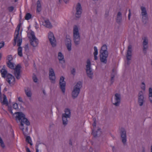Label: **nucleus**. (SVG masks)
I'll use <instances>...</instances> for the list:
<instances>
[{
	"mask_svg": "<svg viewBox=\"0 0 152 152\" xmlns=\"http://www.w3.org/2000/svg\"><path fill=\"white\" fill-rule=\"evenodd\" d=\"M96 123L95 122H94V123L92 125L94 127H95L96 126Z\"/></svg>",
	"mask_w": 152,
	"mask_h": 152,
	"instance_id": "obj_44",
	"label": "nucleus"
},
{
	"mask_svg": "<svg viewBox=\"0 0 152 152\" xmlns=\"http://www.w3.org/2000/svg\"><path fill=\"white\" fill-rule=\"evenodd\" d=\"M2 53H0V60L1 59V58L2 57Z\"/></svg>",
	"mask_w": 152,
	"mask_h": 152,
	"instance_id": "obj_47",
	"label": "nucleus"
},
{
	"mask_svg": "<svg viewBox=\"0 0 152 152\" xmlns=\"http://www.w3.org/2000/svg\"><path fill=\"white\" fill-rule=\"evenodd\" d=\"M69 0H64V2L66 3H67L69 1Z\"/></svg>",
	"mask_w": 152,
	"mask_h": 152,
	"instance_id": "obj_48",
	"label": "nucleus"
},
{
	"mask_svg": "<svg viewBox=\"0 0 152 152\" xmlns=\"http://www.w3.org/2000/svg\"><path fill=\"white\" fill-rule=\"evenodd\" d=\"M0 72L2 77L4 78L6 77L7 74H8L7 73V71L4 67H3L1 70Z\"/></svg>",
	"mask_w": 152,
	"mask_h": 152,
	"instance_id": "obj_24",
	"label": "nucleus"
},
{
	"mask_svg": "<svg viewBox=\"0 0 152 152\" xmlns=\"http://www.w3.org/2000/svg\"><path fill=\"white\" fill-rule=\"evenodd\" d=\"M25 92L27 96L30 98L32 96V94L30 89L28 88L26 89L25 90Z\"/></svg>",
	"mask_w": 152,
	"mask_h": 152,
	"instance_id": "obj_28",
	"label": "nucleus"
},
{
	"mask_svg": "<svg viewBox=\"0 0 152 152\" xmlns=\"http://www.w3.org/2000/svg\"><path fill=\"white\" fill-rule=\"evenodd\" d=\"M62 117L63 124L64 125H66L68 122L67 118L70 117H68L67 116L65 115H62Z\"/></svg>",
	"mask_w": 152,
	"mask_h": 152,
	"instance_id": "obj_29",
	"label": "nucleus"
},
{
	"mask_svg": "<svg viewBox=\"0 0 152 152\" xmlns=\"http://www.w3.org/2000/svg\"><path fill=\"white\" fill-rule=\"evenodd\" d=\"M12 105L14 109H17L18 108V105L17 103L13 102L12 103Z\"/></svg>",
	"mask_w": 152,
	"mask_h": 152,
	"instance_id": "obj_37",
	"label": "nucleus"
},
{
	"mask_svg": "<svg viewBox=\"0 0 152 152\" xmlns=\"http://www.w3.org/2000/svg\"><path fill=\"white\" fill-rule=\"evenodd\" d=\"M142 152H145V151L144 150H143V151Z\"/></svg>",
	"mask_w": 152,
	"mask_h": 152,
	"instance_id": "obj_51",
	"label": "nucleus"
},
{
	"mask_svg": "<svg viewBox=\"0 0 152 152\" xmlns=\"http://www.w3.org/2000/svg\"><path fill=\"white\" fill-rule=\"evenodd\" d=\"M113 77H112V79H113Z\"/></svg>",
	"mask_w": 152,
	"mask_h": 152,
	"instance_id": "obj_52",
	"label": "nucleus"
},
{
	"mask_svg": "<svg viewBox=\"0 0 152 152\" xmlns=\"http://www.w3.org/2000/svg\"><path fill=\"white\" fill-rule=\"evenodd\" d=\"M129 14L128 15V19L129 20H130V17L131 16V10H130L129 9Z\"/></svg>",
	"mask_w": 152,
	"mask_h": 152,
	"instance_id": "obj_40",
	"label": "nucleus"
},
{
	"mask_svg": "<svg viewBox=\"0 0 152 152\" xmlns=\"http://www.w3.org/2000/svg\"><path fill=\"white\" fill-rule=\"evenodd\" d=\"M74 9L75 11V16L77 18H80L81 16L82 8L81 4L78 2L74 6Z\"/></svg>",
	"mask_w": 152,
	"mask_h": 152,
	"instance_id": "obj_7",
	"label": "nucleus"
},
{
	"mask_svg": "<svg viewBox=\"0 0 152 152\" xmlns=\"http://www.w3.org/2000/svg\"><path fill=\"white\" fill-rule=\"evenodd\" d=\"M0 144H1V146L2 148H4L5 147V145L4 144V142L1 139V138L0 137Z\"/></svg>",
	"mask_w": 152,
	"mask_h": 152,
	"instance_id": "obj_38",
	"label": "nucleus"
},
{
	"mask_svg": "<svg viewBox=\"0 0 152 152\" xmlns=\"http://www.w3.org/2000/svg\"><path fill=\"white\" fill-rule=\"evenodd\" d=\"M39 43L38 40L36 38L31 39V45L34 47H36L37 46Z\"/></svg>",
	"mask_w": 152,
	"mask_h": 152,
	"instance_id": "obj_23",
	"label": "nucleus"
},
{
	"mask_svg": "<svg viewBox=\"0 0 152 152\" xmlns=\"http://www.w3.org/2000/svg\"><path fill=\"white\" fill-rule=\"evenodd\" d=\"M28 36L30 39L36 38L34 33V32L31 31H29L28 33Z\"/></svg>",
	"mask_w": 152,
	"mask_h": 152,
	"instance_id": "obj_25",
	"label": "nucleus"
},
{
	"mask_svg": "<svg viewBox=\"0 0 152 152\" xmlns=\"http://www.w3.org/2000/svg\"><path fill=\"white\" fill-rule=\"evenodd\" d=\"M26 151L27 152H31L30 149L28 148H26Z\"/></svg>",
	"mask_w": 152,
	"mask_h": 152,
	"instance_id": "obj_43",
	"label": "nucleus"
},
{
	"mask_svg": "<svg viewBox=\"0 0 152 152\" xmlns=\"http://www.w3.org/2000/svg\"><path fill=\"white\" fill-rule=\"evenodd\" d=\"M14 8L13 7H10L8 8L9 11L10 12H12L14 10Z\"/></svg>",
	"mask_w": 152,
	"mask_h": 152,
	"instance_id": "obj_39",
	"label": "nucleus"
},
{
	"mask_svg": "<svg viewBox=\"0 0 152 152\" xmlns=\"http://www.w3.org/2000/svg\"><path fill=\"white\" fill-rule=\"evenodd\" d=\"M7 62H11L13 60V57L12 55H9L7 57Z\"/></svg>",
	"mask_w": 152,
	"mask_h": 152,
	"instance_id": "obj_36",
	"label": "nucleus"
},
{
	"mask_svg": "<svg viewBox=\"0 0 152 152\" xmlns=\"http://www.w3.org/2000/svg\"><path fill=\"white\" fill-rule=\"evenodd\" d=\"M18 99L19 100V101L20 102H21L22 101V99L20 97H19L18 98Z\"/></svg>",
	"mask_w": 152,
	"mask_h": 152,
	"instance_id": "obj_45",
	"label": "nucleus"
},
{
	"mask_svg": "<svg viewBox=\"0 0 152 152\" xmlns=\"http://www.w3.org/2000/svg\"><path fill=\"white\" fill-rule=\"evenodd\" d=\"M26 140L27 142H28V143H29L31 145H32V144L31 143V138L29 136H27L26 137Z\"/></svg>",
	"mask_w": 152,
	"mask_h": 152,
	"instance_id": "obj_34",
	"label": "nucleus"
},
{
	"mask_svg": "<svg viewBox=\"0 0 152 152\" xmlns=\"http://www.w3.org/2000/svg\"><path fill=\"white\" fill-rule=\"evenodd\" d=\"M0 102L3 104L7 105L8 104V101L7 97L4 94H0Z\"/></svg>",
	"mask_w": 152,
	"mask_h": 152,
	"instance_id": "obj_18",
	"label": "nucleus"
},
{
	"mask_svg": "<svg viewBox=\"0 0 152 152\" xmlns=\"http://www.w3.org/2000/svg\"><path fill=\"white\" fill-rule=\"evenodd\" d=\"M92 133L94 137L96 136L97 135V134H96V133H95V132H94V130L93 131Z\"/></svg>",
	"mask_w": 152,
	"mask_h": 152,
	"instance_id": "obj_42",
	"label": "nucleus"
},
{
	"mask_svg": "<svg viewBox=\"0 0 152 152\" xmlns=\"http://www.w3.org/2000/svg\"><path fill=\"white\" fill-rule=\"evenodd\" d=\"M138 96V102L139 106H141L143 105L145 102L143 92L142 91H140Z\"/></svg>",
	"mask_w": 152,
	"mask_h": 152,
	"instance_id": "obj_14",
	"label": "nucleus"
},
{
	"mask_svg": "<svg viewBox=\"0 0 152 152\" xmlns=\"http://www.w3.org/2000/svg\"><path fill=\"white\" fill-rule=\"evenodd\" d=\"M64 43L69 52H70L72 50V44L70 37H66Z\"/></svg>",
	"mask_w": 152,
	"mask_h": 152,
	"instance_id": "obj_13",
	"label": "nucleus"
},
{
	"mask_svg": "<svg viewBox=\"0 0 152 152\" xmlns=\"http://www.w3.org/2000/svg\"><path fill=\"white\" fill-rule=\"evenodd\" d=\"M148 99L150 102L152 103V88L151 87L148 89Z\"/></svg>",
	"mask_w": 152,
	"mask_h": 152,
	"instance_id": "obj_26",
	"label": "nucleus"
},
{
	"mask_svg": "<svg viewBox=\"0 0 152 152\" xmlns=\"http://www.w3.org/2000/svg\"><path fill=\"white\" fill-rule=\"evenodd\" d=\"M148 40L147 37H145L143 39V50L144 51H146L148 48Z\"/></svg>",
	"mask_w": 152,
	"mask_h": 152,
	"instance_id": "obj_21",
	"label": "nucleus"
},
{
	"mask_svg": "<svg viewBox=\"0 0 152 152\" xmlns=\"http://www.w3.org/2000/svg\"><path fill=\"white\" fill-rule=\"evenodd\" d=\"M75 72V69H73L72 70V73L73 74H74V73Z\"/></svg>",
	"mask_w": 152,
	"mask_h": 152,
	"instance_id": "obj_46",
	"label": "nucleus"
},
{
	"mask_svg": "<svg viewBox=\"0 0 152 152\" xmlns=\"http://www.w3.org/2000/svg\"><path fill=\"white\" fill-rule=\"evenodd\" d=\"M141 15L142 18V20L143 22L145 23L147 20V14L145 8L144 7H141Z\"/></svg>",
	"mask_w": 152,
	"mask_h": 152,
	"instance_id": "obj_16",
	"label": "nucleus"
},
{
	"mask_svg": "<svg viewBox=\"0 0 152 152\" xmlns=\"http://www.w3.org/2000/svg\"><path fill=\"white\" fill-rule=\"evenodd\" d=\"M65 113L62 115H65L66 116L68 117H70L71 113L70 110L69 109H66L65 110Z\"/></svg>",
	"mask_w": 152,
	"mask_h": 152,
	"instance_id": "obj_32",
	"label": "nucleus"
},
{
	"mask_svg": "<svg viewBox=\"0 0 152 152\" xmlns=\"http://www.w3.org/2000/svg\"><path fill=\"white\" fill-rule=\"evenodd\" d=\"M59 0L60 1L61 0Z\"/></svg>",
	"mask_w": 152,
	"mask_h": 152,
	"instance_id": "obj_53",
	"label": "nucleus"
},
{
	"mask_svg": "<svg viewBox=\"0 0 152 152\" xmlns=\"http://www.w3.org/2000/svg\"><path fill=\"white\" fill-rule=\"evenodd\" d=\"M9 110L12 115H16V120L17 121L20 122V128L22 130L24 134H26L27 132L28 129L27 127L25 126L24 125L28 126L30 125V122L25 118V115L21 112H15L14 114L11 108H9Z\"/></svg>",
	"mask_w": 152,
	"mask_h": 152,
	"instance_id": "obj_1",
	"label": "nucleus"
},
{
	"mask_svg": "<svg viewBox=\"0 0 152 152\" xmlns=\"http://www.w3.org/2000/svg\"><path fill=\"white\" fill-rule=\"evenodd\" d=\"M121 136L122 142L125 144L126 141V131L123 130L122 131L121 133Z\"/></svg>",
	"mask_w": 152,
	"mask_h": 152,
	"instance_id": "obj_22",
	"label": "nucleus"
},
{
	"mask_svg": "<svg viewBox=\"0 0 152 152\" xmlns=\"http://www.w3.org/2000/svg\"><path fill=\"white\" fill-rule=\"evenodd\" d=\"M79 29V27L77 26H75L73 27V40L76 45H79L80 43V36Z\"/></svg>",
	"mask_w": 152,
	"mask_h": 152,
	"instance_id": "obj_5",
	"label": "nucleus"
},
{
	"mask_svg": "<svg viewBox=\"0 0 152 152\" xmlns=\"http://www.w3.org/2000/svg\"><path fill=\"white\" fill-rule=\"evenodd\" d=\"M121 94L119 93H116L112 99V102L115 106H118L121 102Z\"/></svg>",
	"mask_w": 152,
	"mask_h": 152,
	"instance_id": "obj_8",
	"label": "nucleus"
},
{
	"mask_svg": "<svg viewBox=\"0 0 152 152\" xmlns=\"http://www.w3.org/2000/svg\"><path fill=\"white\" fill-rule=\"evenodd\" d=\"M33 80L35 82H37V78L35 77H33Z\"/></svg>",
	"mask_w": 152,
	"mask_h": 152,
	"instance_id": "obj_41",
	"label": "nucleus"
},
{
	"mask_svg": "<svg viewBox=\"0 0 152 152\" xmlns=\"http://www.w3.org/2000/svg\"><path fill=\"white\" fill-rule=\"evenodd\" d=\"M25 19L26 20H29L31 18V15L29 13H27L25 16Z\"/></svg>",
	"mask_w": 152,
	"mask_h": 152,
	"instance_id": "obj_35",
	"label": "nucleus"
},
{
	"mask_svg": "<svg viewBox=\"0 0 152 152\" xmlns=\"http://www.w3.org/2000/svg\"><path fill=\"white\" fill-rule=\"evenodd\" d=\"M22 29L21 28V25L19 24L18 25L15 32L14 45H15L17 44L19 46L18 49V54L20 56H22V48L21 47H20L22 41Z\"/></svg>",
	"mask_w": 152,
	"mask_h": 152,
	"instance_id": "obj_2",
	"label": "nucleus"
},
{
	"mask_svg": "<svg viewBox=\"0 0 152 152\" xmlns=\"http://www.w3.org/2000/svg\"><path fill=\"white\" fill-rule=\"evenodd\" d=\"M82 83L81 82L77 83L73 87L72 95L73 98L77 97L80 93V89L82 87Z\"/></svg>",
	"mask_w": 152,
	"mask_h": 152,
	"instance_id": "obj_6",
	"label": "nucleus"
},
{
	"mask_svg": "<svg viewBox=\"0 0 152 152\" xmlns=\"http://www.w3.org/2000/svg\"><path fill=\"white\" fill-rule=\"evenodd\" d=\"M132 53V47L129 45L128 47L127 53L126 55L127 59L128 61L130 60L131 59Z\"/></svg>",
	"mask_w": 152,
	"mask_h": 152,
	"instance_id": "obj_19",
	"label": "nucleus"
},
{
	"mask_svg": "<svg viewBox=\"0 0 152 152\" xmlns=\"http://www.w3.org/2000/svg\"><path fill=\"white\" fill-rule=\"evenodd\" d=\"M43 93L44 94H45V91H44V90L43 91Z\"/></svg>",
	"mask_w": 152,
	"mask_h": 152,
	"instance_id": "obj_50",
	"label": "nucleus"
},
{
	"mask_svg": "<svg viewBox=\"0 0 152 152\" xmlns=\"http://www.w3.org/2000/svg\"><path fill=\"white\" fill-rule=\"evenodd\" d=\"M42 24L46 27L49 28H52L53 26L49 20L48 19L44 20L42 23Z\"/></svg>",
	"mask_w": 152,
	"mask_h": 152,
	"instance_id": "obj_20",
	"label": "nucleus"
},
{
	"mask_svg": "<svg viewBox=\"0 0 152 152\" xmlns=\"http://www.w3.org/2000/svg\"><path fill=\"white\" fill-rule=\"evenodd\" d=\"M37 11L40 12L41 10V1L38 0L37 2Z\"/></svg>",
	"mask_w": 152,
	"mask_h": 152,
	"instance_id": "obj_30",
	"label": "nucleus"
},
{
	"mask_svg": "<svg viewBox=\"0 0 152 152\" xmlns=\"http://www.w3.org/2000/svg\"><path fill=\"white\" fill-rule=\"evenodd\" d=\"M107 45L104 44L101 47L100 51V58L101 61L103 62L106 63L107 61V58L108 56Z\"/></svg>",
	"mask_w": 152,
	"mask_h": 152,
	"instance_id": "obj_4",
	"label": "nucleus"
},
{
	"mask_svg": "<svg viewBox=\"0 0 152 152\" xmlns=\"http://www.w3.org/2000/svg\"><path fill=\"white\" fill-rule=\"evenodd\" d=\"M86 68V72L88 75L91 78L93 76V72L91 67V62L89 60L87 61Z\"/></svg>",
	"mask_w": 152,
	"mask_h": 152,
	"instance_id": "obj_12",
	"label": "nucleus"
},
{
	"mask_svg": "<svg viewBox=\"0 0 152 152\" xmlns=\"http://www.w3.org/2000/svg\"><path fill=\"white\" fill-rule=\"evenodd\" d=\"M49 78L51 83H55L56 82V76L54 70L52 68L49 69Z\"/></svg>",
	"mask_w": 152,
	"mask_h": 152,
	"instance_id": "obj_11",
	"label": "nucleus"
},
{
	"mask_svg": "<svg viewBox=\"0 0 152 152\" xmlns=\"http://www.w3.org/2000/svg\"><path fill=\"white\" fill-rule=\"evenodd\" d=\"M57 58L60 63L61 64V67L63 68L65 67V61L63 54L61 52L58 53Z\"/></svg>",
	"mask_w": 152,
	"mask_h": 152,
	"instance_id": "obj_9",
	"label": "nucleus"
},
{
	"mask_svg": "<svg viewBox=\"0 0 152 152\" xmlns=\"http://www.w3.org/2000/svg\"><path fill=\"white\" fill-rule=\"evenodd\" d=\"M6 80L11 85H14L15 83L14 77L11 74H8L6 77Z\"/></svg>",
	"mask_w": 152,
	"mask_h": 152,
	"instance_id": "obj_17",
	"label": "nucleus"
},
{
	"mask_svg": "<svg viewBox=\"0 0 152 152\" xmlns=\"http://www.w3.org/2000/svg\"><path fill=\"white\" fill-rule=\"evenodd\" d=\"M140 88L143 91H145L146 89L145 85L144 82H142L140 86Z\"/></svg>",
	"mask_w": 152,
	"mask_h": 152,
	"instance_id": "obj_33",
	"label": "nucleus"
},
{
	"mask_svg": "<svg viewBox=\"0 0 152 152\" xmlns=\"http://www.w3.org/2000/svg\"><path fill=\"white\" fill-rule=\"evenodd\" d=\"M151 152H152V145H151Z\"/></svg>",
	"mask_w": 152,
	"mask_h": 152,
	"instance_id": "obj_49",
	"label": "nucleus"
},
{
	"mask_svg": "<svg viewBox=\"0 0 152 152\" xmlns=\"http://www.w3.org/2000/svg\"><path fill=\"white\" fill-rule=\"evenodd\" d=\"M59 84L60 88L63 93L65 91L66 83L64 81V77L61 76L60 79Z\"/></svg>",
	"mask_w": 152,
	"mask_h": 152,
	"instance_id": "obj_15",
	"label": "nucleus"
},
{
	"mask_svg": "<svg viewBox=\"0 0 152 152\" xmlns=\"http://www.w3.org/2000/svg\"><path fill=\"white\" fill-rule=\"evenodd\" d=\"M7 66L9 68L13 69L15 75L17 79H19L20 78V72L21 66L19 64L15 65V64L11 62H7Z\"/></svg>",
	"mask_w": 152,
	"mask_h": 152,
	"instance_id": "obj_3",
	"label": "nucleus"
},
{
	"mask_svg": "<svg viewBox=\"0 0 152 152\" xmlns=\"http://www.w3.org/2000/svg\"><path fill=\"white\" fill-rule=\"evenodd\" d=\"M94 59L95 60H96L97 59V55L98 54V49L97 47L95 46L94 47Z\"/></svg>",
	"mask_w": 152,
	"mask_h": 152,
	"instance_id": "obj_31",
	"label": "nucleus"
},
{
	"mask_svg": "<svg viewBox=\"0 0 152 152\" xmlns=\"http://www.w3.org/2000/svg\"><path fill=\"white\" fill-rule=\"evenodd\" d=\"M48 37L52 46L55 47L56 45V41L53 33L49 31L48 34Z\"/></svg>",
	"mask_w": 152,
	"mask_h": 152,
	"instance_id": "obj_10",
	"label": "nucleus"
},
{
	"mask_svg": "<svg viewBox=\"0 0 152 152\" xmlns=\"http://www.w3.org/2000/svg\"><path fill=\"white\" fill-rule=\"evenodd\" d=\"M122 20V14L120 12H118V13L116 17V21L118 23L121 22Z\"/></svg>",
	"mask_w": 152,
	"mask_h": 152,
	"instance_id": "obj_27",
	"label": "nucleus"
}]
</instances>
